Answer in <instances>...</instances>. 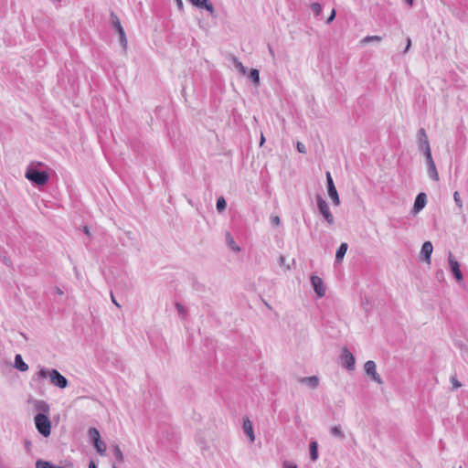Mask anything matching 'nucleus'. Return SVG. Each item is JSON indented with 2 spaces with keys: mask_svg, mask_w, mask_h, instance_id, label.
<instances>
[{
  "mask_svg": "<svg viewBox=\"0 0 468 468\" xmlns=\"http://www.w3.org/2000/svg\"><path fill=\"white\" fill-rule=\"evenodd\" d=\"M335 14H336V13H335V9H332L331 14H330L329 17H328V18H327V20H326V23H327V24H330V23H332V22L334 21V19L335 18Z\"/></svg>",
  "mask_w": 468,
  "mask_h": 468,
  "instance_id": "e433bc0d",
  "label": "nucleus"
},
{
  "mask_svg": "<svg viewBox=\"0 0 468 468\" xmlns=\"http://www.w3.org/2000/svg\"><path fill=\"white\" fill-rule=\"evenodd\" d=\"M443 275V271H440L437 272V277H441Z\"/></svg>",
  "mask_w": 468,
  "mask_h": 468,
  "instance_id": "864d4df0",
  "label": "nucleus"
},
{
  "mask_svg": "<svg viewBox=\"0 0 468 468\" xmlns=\"http://www.w3.org/2000/svg\"><path fill=\"white\" fill-rule=\"evenodd\" d=\"M36 376L37 379L49 378L50 383L58 388H65L69 385L68 379L55 368L42 367Z\"/></svg>",
  "mask_w": 468,
  "mask_h": 468,
  "instance_id": "f03ea898",
  "label": "nucleus"
},
{
  "mask_svg": "<svg viewBox=\"0 0 468 468\" xmlns=\"http://www.w3.org/2000/svg\"><path fill=\"white\" fill-rule=\"evenodd\" d=\"M451 382H452V388H453L454 389H457V388H461V387H462L461 382L456 378V377H455V376L451 377Z\"/></svg>",
  "mask_w": 468,
  "mask_h": 468,
  "instance_id": "f704fd0d",
  "label": "nucleus"
},
{
  "mask_svg": "<svg viewBox=\"0 0 468 468\" xmlns=\"http://www.w3.org/2000/svg\"><path fill=\"white\" fill-rule=\"evenodd\" d=\"M426 204H427L426 194L423 192L419 193L415 198L412 212L414 214L419 213L425 207Z\"/></svg>",
  "mask_w": 468,
  "mask_h": 468,
  "instance_id": "f8f14e48",
  "label": "nucleus"
},
{
  "mask_svg": "<svg viewBox=\"0 0 468 468\" xmlns=\"http://www.w3.org/2000/svg\"><path fill=\"white\" fill-rule=\"evenodd\" d=\"M420 152L424 154V156H425V158H426V163H427L429 160L433 159V158H432V155H431V148L424 149V150H422V151H420Z\"/></svg>",
  "mask_w": 468,
  "mask_h": 468,
  "instance_id": "c9c22d12",
  "label": "nucleus"
},
{
  "mask_svg": "<svg viewBox=\"0 0 468 468\" xmlns=\"http://www.w3.org/2000/svg\"><path fill=\"white\" fill-rule=\"evenodd\" d=\"M326 176V186H327V192L328 196L331 198L334 205L338 206L340 204V198L336 190V187L335 186L333 177L331 176V173L327 171L325 173Z\"/></svg>",
  "mask_w": 468,
  "mask_h": 468,
  "instance_id": "20e7f679",
  "label": "nucleus"
},
{
  "mask_svg": "<svg viewBox=\"0 0 468 468\" xmlns=\"http://www.w3.org/2000/svg\"><path fill=\"white\" fill-rule=\"evenodd\" d=\"M427 173H428L429 176L432 180L439 181V174L437 172L436 165L431 166V167H428L427 168Z\"/></svg>",
  "mask_w": 468,
  "mask_h": 468,
  "instance_id": "bb28decb",
  "label": "nucleus"
},
{
  "mask_svg": "<svg viewBox=\"0 0 468 468\" xmlns=\"http://www.w3.org/2000/svg\"><path fill=\"white\" fill-rule=\"evenodd\" d=\"M279 263H280V265H284L285 264V257L284 256L281 255L279 257Z\"/></svg>",
  "mask_w": 468,
  "mask_h": 468,
  "instance_id": "c03bdc74",
  "label": "nucleus"
},
{
  "mask_svg": "<svg viewBox=\"0 0 468 468\" xmlns=\"http://www.w3.org/2000/svg\"><path fill=\"white\" fill-rule=\"evenodd\" d=\"M331 434L333 436H335V437H338L339 439L343 440L345 438V434L343 433L342 430H341V426H334L332 429H331Z\"/></svg>",
  "mask_w": 468,
  "mask_h": 468,
  "instance_id": "cd10ccee",
  "label": "nucleus"
},
{
  "mask_svg": "<svg viewBox=\"0 0 468 468\" xmlns=\"http://www.w3.org/2000/svg\"><path fill=\"white\" fill-rule=\"evenodd\" d=\"M89 468H97V465L93 461H90L89 463Z\"/></svg>",
  "mask_w": 468,
  "mask_h": 468,
  "instance_id": "09e8293b",
  "label": "nucleus"
},
{
  "mask_svg": "<svg viewBox=\"0 0 468 468\" xmlns=\"http://www.w3.org/2000/svg\"><path fill=\"white\" fill-rule=\"evenodd\" d=\"M43 165L44 164L41 162H32L26 170V178L35 186H45L49 180L48 172L38 169V166Z\"/></svg>",
  "mask_w": 468,
  "mask_h": 468,
  "instance_id": "f257e3e1",
  "label": "nucleus"
},
{
  "mask_svg": "<svg viewBox=\"0 0 468 468\" xmlns=\"http://www.w3.org/2000/svg\"><path fill=\"white\" fill-rule=\"evenodd\" d=\"M426 164H427V168L435 165L433 159L429 160Z\"/></svg>",
  "mask_w": 468,
  "mask_h": 468,
  "instance_id": "49530a36",
  "label": "nucleus"
},
{
  "mask_svg": "<svg viewBox=\"0 0 468 468\" xmlns=\"http://www.w3.org/2000/svg\"><path fill=\"white\" fill-rule=\"evenodd\" d=\"M297 150H298L299 153H305L306 152L305 151V146L302 143H300V142L297 143Z\"/></svg>",
  "mask_w": 468,
  "mask_h": 468,
  "instance_id": "4c0bfd02",
  "label": "nucleus"
},
{
  "mask_svg": "<svg viewBox=\"0 0 468 468\" xmlns=\"http://www.w3.org/2000/svg\"><path fill=\"white\" fill-rule=\"evenodd\" d=\"M432 250H433V246L431 241H425L422 244V247L420 250V254L424 258L425 261L429 264L431 263V257Z\"/></svg>",
  "mask_w": 468,
  "mask_h": 468,
  "instance_id": "ddd939ff",
  "label": "nucleus"
},
{
  "mask_svg": "<svg viewBox=\"0 0 468 468\" xmlns=\"http://www.w3.org/2000/svg\"><path fill=\"white\" fill-rule=\"evenodd\" d=\"M55 292L58 295H62L63 294V291L59 287H55Z\"/></svg>",
  "mask_w": 468,
  "mask_h": 468,
  "instance_id": "de8ad7c7",
  "label": "nucleus"
},
{
  "mask_svg": "<svg viewBox=\"0 0 468 468\" xmlns=\"http://www.w3.org/2000/svg\"><path fill=\"white\" fill-rule=\"evenodd\" d=\"M301 382L308 385L312 388H315L319 385V379L315 376L303 378Z\"/></svg>",
  "mask_w": 468,
  "mask_h": 468,
  "instance_id": "6ab92c4d",
  "label": "nucleus"
},
{
  "mask_svg": "<svg viewBox=\"0 0 468 468\" xmlns=\"http://www.w3.org/2000/svg\"><path fill=\"white\" fill-rule=\"evenodd\" d=\"M311 9L316 16H320L322 13V5L319 3L312 4Z\"/></svg>",
  "mask_w": 468,
  "mask_h": 468,
  "instance_id": "2f4dec72",
  "label": "nucleus"
},
{
  "mask_svg": "<svg viewBox=\"0 0 468 468\" xmlns=\"http://www.w3.org/2000/svg\"><path fill=\"white\" fill-rule=\"evenodd\" d=\"M311 282L317 296L323 297L325 294V287L324 286L323 280L316 275H312Z\"/></svg>",
  "mask_w": 468,
  "mask_h": 468,
  "instance_id": "9d476101",
  "label": "nucleus"
},
{
  "mask_svg": "<svg viewBox=\"0 0 468 468\" xmlns=\"http://www.w3.org/2000/svg\"><path fill=\"white\" fill-rule=\"evenodd\" d=\"M112 468H118V466L114 463V464L112 465Z\"/></svg>",
  "mask_w": 468,
  "mask_h": 468,
  "instance_id": "6e6d98bb",
  "label": "nucleus"
},
{
  "mask_svg": "<svg viewBox=\"0 0 468 468\" xmlns=\"http://www.w3.org/2000/svg\"><path fill=\"white\" fill-rule=\"evenodd\" d=\"M35 426L37 431L44 437L51 433V421L46 414H37L34 418Z\"/></svg>",
  "mask_w": 468,
  "mask_h": 468,
  "instance_id": "7ed1b4c3",
  "label": "nucleus"
},
{
  "mask_svg": "<svg viewBox=\"0 0 468 468\" xmlns=\"http://www.w3.org/2000/svg\"><path fill=\"white\" fill-rule=\"evenodd\" d=\"M83 232H84L85 234H87V235H90V229H89V228H88L87 226H84V227H83Z\"/></svg>",
  "mask_w": 468,
  "mask_h": 468,
  "instance_id": "8fccbe9b",
  "label": "nucleus"
},
{
  "mask_svg": "<svg viewBox=\"0 0 468 468\" xmlns=\"http://www.w3.org/2000/svg\"><path fill=\"white\" fill-rule=\"evenodd\" d=\"M35 409L38 411L37 414H46L47 416H48L50 410L49 405L44 400H36Z\"/></svg>",
  "mask_w": 468,
  "mask_h": 468,
  "instance_id": "2eb2a0df",
  "label": "nucleus"
},
{
  "mask_svg": "<svg viewBox=\"0 0 468 468\" xmlns=\"http://www.w3.org/2000/svg\"><path fill=\"white\" fill-rule=\"evenodd\" d=\"M410 45H411V40L410 37L407 38V44H406V48H405V50H404V53H406L410 48Z\"/></svg>",
  "mask_w": 468,
  "mask_h": 468,
  "instance_id": "79ce46f5",
  "label": "nucleus"
},
{
  "mask_svg": "<svg viewBox=\"0 0 468 468\" xmlns=\"http://www.w3.org/2000/svg\"><path fill=\"white\" fill-rule=\"evenodd\" d=\"M216 207L218 212H223L226 209L227 202L223 197H219L217 199Z\"/></svg>",
  "mask_w": 468,
  "mask_h": 468,
  "instance_id": "a878e982",
  "label": "nucleus"
},
{
  "mask_svg": "<svg viewBox=\"0 0 468 468\" xmlns=\"http://www.w3.org/2000/svg\"><path fill=\"white\" fill-rule=\"evenodd\" d=\"M249 77L255 85L260 84V71L257 69H251Z\"/></svg>",
  "mask_w": 468,
  "mask_h": 468,
  "instance_id": "393cba45",
  "label": "nucleus"
},
{
  "mask_svg": "<svg viewBox=\"0 0 468 468\" xmlns=\"http://www.w3.org/2000/svg\"><path fill=\"white\" fill-rule=\"evenodd\" d=\"M265 142V138L263 136V134L261 133V142H260V145L261 146L263 144V143Z\"/></svg>",
  "mask_w": 468,
  "mask_h": 468,
  "instance_id": "3c124183",
  "label": "nucleus"
},
{
  "mask_svg": "<svg viewBox=\"0 0 468 468\" xmlns=\"http://www.w3.org/2000/svg\"><path fill=\"white\" fill-rule=\"evenodd\" d=\"M448 261H449L450 271L452 273V275L454 276V278L456 279V281L457 282L463 281V272H462V271L460 269V264L452 257V254L451 251H449Z\"/></svg>",
  "mask_w": 468,
  "mask_h": 468,
  "instance_id": "6e6552de",
  "label": "nucleus"
},
{
  "mask_svg": "<svg viewBox=\"0 0 468 468\" xmlns=\"http://www.w3.org/2000/svg\"><path fill=\"white\" fill-rule=\"evenodd\" d=\"M88 435H89V438L90 439V441H92V443H95V442H98L99 441H101L100 432L94 427H91L88 430Z\"/></svg>",
  "mask_w": 468,
  "mask_h": 468,
  "instance_id": "4be33fe9",
  "label": "nucleus"
},
{
  "mask_svg": "<svg viewBox=\"0 0 468 468\" xmlns=\"http://www.w3.org/2000/svg\"><path fill=\"white\" fill-rule=\"evenodd\" d=\"M243 430H244L245 433L248 435V437L250 438V440L251 441H253L255 440V436H254V432H253L252 424L249 419H246L243 420Z\"/></svg>",
  "mask_w": 468,
  "mask_h": 468,
  "instance_id": "f3484780",
  "label": "nucleus"
},
{
  "mask_svg": "<svg viewBox=\"0 0 468 468\" xmlns=\"http://www.w3.org/2000/svg\"><path fill=\"white\" fill-rule=\"evenodd\" d=\"M366 373L371 377V378L377 383H382V379L377 372L376 363L372 360H368L365 363L364 366Z\"/></svg>",
  "mask_w": 468,
  "mask_h": 468,
  "instance_id": "1a4fd4ad",
  "label": "nucleus"
},
{
  "mask_svg": "<svg viewBox=\"0 0 468 468\" xmlns=\"http://www.w3.org/2000/svg\"><path fill=\"white\" fill-rule=\"evenodd\" d=\"M453 199H454V202L456 204V206L459 207V208H462L463 207V201L461 199V197H460V194L458 191H455L453 193Z\"/></svg>",
  "mask_w": 468,
  "mask_h": 468,
  "instance_id": "72a5a7b5",
  "label": "nucleus"
},
{
  "mask_svg": "<svg viewBox=\"0 0 468 468\" xmlns=\"http://www.w3.org/2000/svg\"><path fill=\"white\" fill-rule=\"evenodd\" d=\"M281 220L279 217H274L271 218V223L275 226H278L280 224Z\"/></svg>",
  "mask_w": 468,
  "mask_h": 468,
  "instance_id": "a19ab883",
  "label": "nucleus"
},
{
  "mask_svg": "<svg viewBox=\"0 0 468 468\" xmlns=\"http://www.w3.org/2000/svg\"><path fill=\"white\" fill-rule=\"evenodd\" d=\"M283 468H297V465L289 462H284Z\"/></svg>",
  "mask_w": 468,
  "mask_h": 468,
  "instance_id": "58836bf2",
  "label": "nucleus"
},
{
  "mask_svg": "<svg viewBox=\"0 0 468 468\" xmlns=\"http://www.w3.org/2000/svg\"><path fill=\"white\" fill-rule=\"evenodd\" d=\"M36 468H66L64 466H57L52 463L44 460H37L36 462Z\"/></svg>",
  "mask_w": 468,
  "mask_h": 468,
  "instance_id": "b1692460",
  "label": "nucleus"
},
{
  "mask_svg": "<svg viewBox=\"0 0 468 468\" xmlns=\"http://www.w3.org/2000/svg\"><path fill=\"white\" fill-rule=\"evenodd\" d=\"M418 148L419 151H422L427 148H431L430 142L424 128H420L418 130Z\"/></svg>",
  "mask_w": 468,
  "mask_h": 468,
  "instance_id": "9b49d317",
  "label": "nucleus"
},
{
  "mask_svg": "<svg viewBox=\"0 0 468 468\" xmlns=\"http://www.w3.org/2000/svg\"><path fill=\"white\" fill-rule=\"evenodd\" d=\"M355 356L353 354L348 350L347 347H344L341 354V364L344 367H346L347 370H354L355 369Z\"/></svg>",
  "mask_w": 468,
  "mask_h": 468,
  "instance_id": "0eeeda50",
  "label": "nucleus"
},
{
  "mask_svg": "<svg viewBox=\"0 0 468 468\" xmlns=\"http://www.w3.org/2000/svg\"><path fill=\"white\" fill-rule=\"evenodd\" d=\"M268 51H269V54L271 55V57L274 59L275 53H274L272 47L270 44H268Z\"/></svg>",
  "mask_w": 468,
  "mask_h": 468,
  "instance_id": "ea45409f",
  "label": "nucleus"
},
{
  "mask_svg": "<svg viewBox=\"0 0 468 468\" xmlns=\"http://www.w3.org/2000/svg\"><path fill=\"white\" fill-rule=\"evenodd\" d=\"M112 453L116 459V461L119 463H123L124 461V456H123V453L121 450V448L119 447L118 444H113L112 445Z\"/></svg>",
  "mask_w": 468,
  "mask_h": 468,
  "instance_id": "412c9836",
  "label": "nucleus"
},
{
  "mask_svg": "<svg viewBox=\"0 0 468 468\" xmlns=\"http://www.w3.org/2000/svg\"><path fill=\"white\" fill-rule=\"evenodd\" d=\"M310 458L313 462L318 459V443L316 441H312L309 444Z\"/></svg>",
  "mask_w": 468,
  "mask_h": 468,
  "instance_id": "a211bd4d",
  "label": "nucleus"
},
{
  "mask_svg": "<svg viewBox=\"0 0 468 468\" xmlns=\"http://www.w3.org/2000/svg\"><path fill=\"white\" fill-rule=\"evenodd\" d=\"M226 242L228 246L231 248L232 250L236 252L240 251V248L238 245H236L235 240L229 232L226 233Z\"/></svg>",
  "mask_w": 468,
  "mask_h": 468,
  "instance_id": "5701e85b",
  "label": "nucleus"
},
{
  "mask_svg": "<svg viewBox=\"0 0 468 468\" xmlns=\"http://www.w3.org/2000/svg\"><path fill=\"white\" fill-rule=\"evenodd\" d=\"M409 5H413V1L414 0H404Z\"/></svg>",
  "mask_w": 468,
  "mask_h": 468,
  "instance_id": "603ef678",
  "label": "nucleus"
},
{
  "mask_svg": "<svg viewBox=\"0 0 468 468\" xmlns=\"http://www.w3.org/2000/svg\"><path fill=\"white\" fill-rule=\"evenodd\" d=\"M176 5H177L178 9L183 10V8H184L183 1L182 0H176Z\"/></svg>",
  "mask_w": 468,
  "mask_h": 468,
  "instance_id": "37998d69",
  "label": "nucleus"
},
{
  "mask_svg": "<svg viewBox=\"0 0 468 468\" xmlns=\"http://www.w3.org/2000/svg\"><path fill=\"white\" fill-rule=\"evenodd\" d=\"M347 248H348V246L346 243H345V242L341 243V245L338 247V249L335 252V261L339 262L344 259V257L346 253Z\"/></svg>",
  "mask_w": 468,
  "mask_h": 468,
  "instance_id": "aec40b11",
  "label": "nucleus"
},
{
  "mask_svg": "<svg viewBox=\"0 0 468 468\" xmlns=\"http://www.w3.org/2000/svg\"><path fill=\"white\" fill-rule=\"evenodd\" d=\"M112 26L117 31L121 45L125 48L127 46V38L122 26L121 25L119 17L112 12Z\"/></svg>",
  "mask_w": 468,
  "mask_h": 468,
  "instance_id": "423d86ee",
  "label": "nucleus"
},
{
  "mask_svg": "<svg viewBox=\"0 0 468 468\" xmlns=\"http://www.w3.org/2000/svg\"><path fill=\"white\" fill-rule=\"evenodd\" d=\"M93 446L95 447L96 451L101 454H104L106 451V444L101 440L98 442L93 443Z\"/></svg>",
  "mask_w": 468,
  "mask_h": 468,
  "instance_id": "c85d7f7f",
  "label": "nucleus"
},
{
  "mask_svg": "<svg viewBox=\"0 0 468 468\" xmlns=\"http://www.w3.org/2000/svg\"><path fill=\"white\" fill-rule=\"evenodd\" d=\"M194 6L198 8H205L210 14L214 12V6L208 0H188Z\"/></svg>",
  "mask_w": 468,
  "mask_h": 468,
  "instance_id": "4468645a",
  "label": "nucleus"
},
{
  "mask_svg": "<svg viewBox=\"0 0 468 468\" xmlns=\"http://www.w3.org/2000/svg\"><path fill=\"white\" fill-rule=\"evenodd\" d=\"M30 444H31V443H30V441H26V447H27V449L29 448Z\"/></svg>",
  "mask_w": 468,
  "mask_h": 468,
  "instance_id": "5fc2aeb1",
  "label": "nucleus"
},
{
  "mask_svg": "<svg viewBox=\"0 0 468 468\" xmlns=\"http://www.w3.org/2000/svg\"><path fill=\"white\" fill-rule=\"evenodd\" d=\"M382 40V37L380 36H367L362 39V43L366 44L371 41H377L379 42Z\"/></svg>",
  "mask_w": 468,
  "mask_h": 468,
  "instance_id": "7c9ffc66",
  "label": "nucleus"
},
{
  "mask_svg": "<svg viewBox=\"0 0 468 468\" xmlns=\"http://www.w3.org/2000/svg\"><path fill=\"white\" fill-rule=\"evenodd\" d=\"M111 297H112V303L117 306V307H121V305L118 303V302L116 301V299L114 298L112 292H111Z\"/></svg>",
  "mask_w": 468,
  "mask_h": 468,
  "instance_id": "a18cd8bd",
  "label": "nucleus"
},
{
  "mask_svg": "<svg viewBox=\"0 0 468 468\" xmlns=\"http://www.w3.org/2000/svg\"><path fill=\"white\" fill-rule=\"evenodd\" d=\"M176 308L179 314V315L182 317V318H185L186 317V308L180 303H176Z\"/></svg>",
  "mask_w": 468,
  "mask_h": 468,
  "instance_id": "473e14b6",
  "label": "nucleus"
},
{
  "mask_svg": "<svg viewBox=\"0 0 468 468\" xmlns=\"http://www.w3.org/2000/svg\"><path fill=\"white\" fill-rule=\"evenodd\" d=\"M316 201L318 209L320 213L323 215L324 218L326 220V222L329 225L334 224V217L329 209V206L326 203V201L320 196H317Z\"/></svg>",
  "mask_w": 468,
  "mask_h": 468,
  "instance_id": "39448f33",
  "label": "nucleus"
},
{
  "mask_svg": "<svg viewBox=\"0 0 468 468\" xmlns=\"http://www.w3.org/2000/svg\"><path fill=\"white\" fill-rule=\"evenodd\" d=\"M235 68L243 75L247 73V68L236 58H233Z\"/></svg>",
  "mask_w": 468,
  "mask_h": 468,
  "instance_id": "c756f323",
  "label": "nucleus"
},
{
  "mask_svg": "<svg viewBox=\"0 0 468 468\" xmlns=\"http://www.w3.org/2000/svg\"><path fill=\"white\" fill-rule=\"evenodd\" d=\"M14 367L21 372H25L28 369V365L23 360L20 354L16 355Z\"/></svg>",
  "mask_w": 468,
  "mask_h": 468,
  "instance_id": "dca6fc26",
  "label": "nucleus"
}]
</instances>
